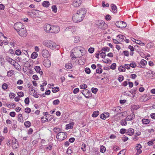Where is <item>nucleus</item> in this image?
Wrapping results in <instances>:
<instances>
[{
    "instance_id": "1",
    "label": "nucleus",
    "mask_w": 155,
    "mask_h": 155,
    "mask_svg": "<svg viewBox=\"0 0 155 155\" xmlns=\"http://www.w3.org/2000/svg\"><path fill=\"white\" fill-rule=\"evenodd\" d=\"M86 13L85 8H82L77 11V13L74 15L72 19L75 22H78L82 21Z\"/></svg>"
},
{
    "instance_id": "2",
    "label": "nucleus",
    "mask_w": 155,
    "mask_h": 155,
    "mask_svg": "<svg viewBox=\"0 0 155 155\" xmlns=\"http://www.w3.org/2000/svg\"><path fill=\"white\" fill-rule=\"evenodd\" d=\"M42 44L44 46L52 50L58 49L59 48V45H57L56 44L51 40H45L43 41Z\"/></svg>"
},
{
    "instance_id": "3",
    "label": "nucleus",
    "mask_w": 155,
    "mask_h": 155,
    "mask_svg": "<svg viewBox=\"0 0 155 155\" xmlns=\"http://www.w3.org/2000/svg\"><path fill=\"white\" fill-rule=\"evenodd\" d=\"M95 24L97 28L100 29L105 30L107 27V25L105 24L104 21L102 20H96Z\"/></svg>"
},
{
    "instance_id": "4",
    "label": "nucleus",
    "mask_w": 155,
    "mask_h": 155,
    "mask_svg": "<svg viewBox=\"0 0 155 155\" xmlns=\"http://www.w3.org/2000/svg\"><path fill=\"white\" fill-rule=\"evenodd\" d=\"M66 133L61 131L58 133L56 137L59 141H62L67 137Z\"/></svg>"
},
{
    "instance_id": "5",
    "label": "nucleus",
    "mask_w": 155,
    "mask_h": 155,
    "mask_svg": "<svg viewBox=\"0 0 155 155\" xmlns=\"http://www.w3.org/2000/svg\"><path fill=\"white\" fill-rule=\"evenodd\" d=\"M24 27V26L21 22H17L15 23L14 26V29L18 32L19 31L21 30Z\"/></svg>"
},
{
    "instance_id": "6",
    "label": "nucleus",
    "mask_w": 155,
    "mask_h": 155,
    "mask_svg": "<svg viewBox=\"0 0 155 155\" xmlns=\"http://www.w3.org/2000/svg\"><path fill=\"white\" fill-rule=\"evenodd\" d=\"M115 25L117 27L121 28H125L127 26L126 23L122 21H119L117 22Z\"/></svg>"
},
{
    "instance_id": "7",
    "label": "nucleus",
    "mask_w": 155,
    "mask_h": 155,
    "mask_svg": "<svg viewBox=\"0 0 155 155\" xmlns=\"http://www.w3.org/2000/svg\"><path fill=\"white\" fill-rule=\"evenodd\" d=\"M82 94L86 98H89V97L91 96V92L87 89H84L81 91Z\"/></svg>"
},
{
    "instance_id": "8",
    "label": "nucleus",
    "mask_w": 155,
    "mask_h": 155,
    "mask_svg": "<svg viewBox=\"0 0 155 155\" xmlns=\"http://www.w3.org/2000/svg\"><path fill=\"white\" fill-rule=\"evenodd\" d=\"M18 33L19 35L23 37H25L27 34L26 30L24 27L19 31Z\"/></svg>"
},
{
    "instance_id": "9",
    "label": "nucleus",
    "mask_w": 155,
    "mask_h": 155,
    "mask_svg": "<svg viewBox=\"0 0 155 155\" xmlns=\"http://www.w3.org/2000/svg\"><path fill=\"white\" fill-rule=\"evenodd\" d=\"M60 30V28L58 26H52L50 33H57Z\"/></svg>"
},
{
    "instance_id": "10",
    "label": "nucleus",
    "mask_w": 155,
    "mask_h": 155,
    "mask_svg": "<svg viewBox=\"0 0 155 155\" xmlns=\"http://www.w3.org/2000/svg\"><path fill=\"white\" fill-rule=\"evenodd\" d=\"M81 3V0H73L72 5L75 7L79 6Z\"/></svg>"
},
{
    "instance_id": "11",
    "label": "nucleus",
    "mask_w": 155,
    "mask_h": 155,
    "mask_svg": "<svg viewBox=\"0 0 155 155\" xmlns=\"http://www.w3.org/2000/svg\"><path fill=\"white\" fill-rule=\"evenodd\" d=\"M52 26L50 24H47L45 25L44 27V29L46 32L50 33L51 29Z\"/></svg>"
},
{
    "instance_id": "12",
    "label": "nucleus",
    "mask_w": 155,
    "mask_h": 155,
    "mask_svg": "<svg viewBox=\"0 0 155 155\" xmlns=\"http://www.w3.org/2000/svg\"><path fill=\"white\" fill-rule=\"evenodd\" d=\"M109 113L108 112H104V113L101 114L100 115V117L101 119L105 120L106 118L109 117Z\"/></svg>"
},
{
    "instance_id": "13",
    "label": "nucleus",
    "mask_w": 155,
    "mask_h": 155,
    "mask_svg": "<svg viewBox=\"0 0 155 155\" xmlns=\"http://www.w3.org/2000/svg\"><path fill=\"white\" fill-rule=\"evenodd\" d=\"M142 148V146L140 144H137L136 147V150H137V153H136L137 155L140 154L142 152V150L141 149Z\"/></svg>"
},
{
    "instance_id": "14",
    "label": "nucleus",
    "mask_w": 155,
    "mask_h": 155,
    "mask_svg": "<svg viewBox=\"0 0 155 155\" xmlns=\"http://www.w3.org/2000/svg\"><path fill=\"white\" fill-rule=\"evenodd\" d=\"M49 52L47 50H43L42 51V56L45 58H47L49 56Z\"/></svg>"
},
{
    "instance_id": "15",
    "label": "nucleus",
    "mask_w": 155,
    "mask_h": 155,
    "mask_svg": "<svg viewBox=\"0 0 155 155\" xmlns=\"http://www.w3.org/2000/svg\"><path fill=\"white\" fill-rule=\"evenodd\" d=\"M43 64L45 67L47 68L49 67L51 65L50 61L48 59L45 60L43 62Z\"/></svg>"
},
{
    "instance_id": "16",
    "label": "nucleus",
    "mask_w": 155,
    "mask_h": 155,
    "mask_svg": "<svg viewBox=\"0 0 155 155\" xmlns=\"http://www.w3.org/2000/svg\"><path fill=\"white\" fill-rule=\"evenodd\" d=\"M134 130L132 128H130L127 129V134L129 136H132L134 134Z\"/></svg>"
},
{
    "instance_id": "17",
    "label": "nucleus",
    "mask_w": 155,
    "mask_h": 155,
    "mask_svg": "<svg viewBox=\"0 0 155 155\" xmlns=\"http://www.w3.org/2000/svg\"><path fill=\"white\" fill-rule=\"evenodd\" d=\"M65 30L69 31L73 33L75 31L76 29L75 27L70 26L68 28H67Z\"/></svg>"
},
{
    "instance_id": "18",
    "label": "nucleus",
    "mask_w": 155,
    "mask_h": 155,
    "mask_svg": "<svg viewBox=\"0 0 155 155\" xmlns=\"http://www.w3.org/2000/svg\"><path fill=\"white\" fill-rule=\"evenodd\" d=\"M111 6L113 12L114 13H116L117 12L116 6L113 4H111Z\"/></svg>"
},
{
    "instance_id": "19",
    "label": "nucleus",
    "mask_w": 155,
    "mask_h": 155,
    "mask_svg": "<svg viewBox=\"0 0 155 155\" xmlns=\"http://www.w3.org/2000/svg\"><path fill=\"white\" fill-rule=\"evenodd\" d=\"M8 60L10 62V61L11 64H13L14 67H15V66H17V65H16V64H14L15 63H16V61L12 59L11 58H8ZM17 67H18V66H17Z\"/></svg>"
},
{
    "instance_id": "20",
    "label": "nucleus",
    "mask_w": 155,
    "mask_h": 155,
    "mask_svg": "<svg viewBox=\"0 0 155 155\" xmlns=\"http://www.w3.org/2000/svg\"><path fill=\"white\" fill-rule=\"evenodd\" d=\"M42 5L44 7H48L50 3L48 1H45L43 2Z\"/></svg>"
},
{
    "instance_id": "21",
    "label": "nucleus",
    "mask_w": 155,
    "mask_h": 155,
    "mask_svg": "<svg viewBox=\"0 0 155 155\" xmlns=\"http://www.w3.org/2000/svg\"><path fill=\"white\" fill-rule=\"evenodd\" d=\"M99 114V112L98 111H94L92 114V116L93 117H97Z\"/></svg>"
},
{
    "instance_id": "22",
    "label": "nucleus",
    "mask_w": 155,
    "mask_h": 155,
    "mask_svg": "<svg viewBox=\"0 0 155 155\" xmlns=\"http://www.w3.org/2000/svg\"><path fill=\"white\" fill-rule=\"evenodd\" d=\"M142 123L144 124H147L150 123V120L147 119H143L142 120Z\"/></svg>"
},
{
    "instance_id": "23",
    "label": "nucleus",
    "mask_w": 155,
    "mask_h": 155,
    "mask_svg": "<svg viewBox=\"0 0 155 155\" xmlns=\"http://www.w3.org/2000/svg\"><path fill=\"white\" fill-rule=\"evenodd\" d=\"M18 120L20 122H23V117L21 114H19L18 115Z\"/></svg>"
},
{
    "instance_id": "24",
    "label": "nucleus",
    "mask_w": 155,
    "mask_h": 155,
    "mask_svg": "<svg viewBox=\"0 0 155 155\" xmlns=\"http://www.w3.org/2000/svg\"><path fill=\"white\" fill-rule=\"evenodd\" d=\"M9 44L11 46H12L13 48H15L16 47V42L14 40H12V42L10 43Z\"/></svg>"
},
{
    "instance_id": "25",
    "label": "nucleus",
    "mask_w": 155,
    "mask_h": 155,
    "mask_svg": "<svg viewBox=\"0 0 155 155\" xmlns=\"http://www.w3.org/2000/svg\"><path fill=\"white\" fill-rule=\"evenodd\" d=\"M117 37L120 40V41H122L123 40L126 39V38L125 36L121 35H118Z\"/></svg>"
},
{
    "instance_id": "26",
    "label": "nucleus",
    "mask_w": 155,
    "mask_h": 155,
    "mask_svg": "<svg viewBox=\"0 0 155 155\" xmlns=\"http://www.w3.org/2000/svg\"><path fill=\"white\" fill-rule=\"evenodd\" d=\"M38 56V54L35 52H33L31 54V57L32 59H35Z\"/></svg>"
},
{
    "instance_id": "27",
    "label": "nucleus",
    "mask_w": 155,
    "mask_h": 155,
    "mask_svg": "<svg viewBox=\"0 0 155 155\" xmlns=\"http://www.w3.org/2000/svg\"><path fill=\"white\" fill-rule=\"evenodd\" d=\"M126 119H123L120 121V124L122 126H126L127 125V122Z\"/></svg>"
},
{
    "instance_id": "28",
    "label": "nucleus",
    "mask_w": 155,
    "mask_h": 155,
    "mask_svg": "<svg viewBox=\"0 0 155 155\" xmlns=\"http://www.w3.org/2000/svg\"><path fill=\"white\" fill-rule=\"evenodd\" d=\"M137 90V88H134L133 89H131L130 91H129V92H130L132 94H135L137 93L136 91Z\"/></svg>"
},
{
    "instance_id": "29",
    "label": "nucleus",
    "mask_w": 155,
    "mask_h": 155,
    "mask_svg": "<svg viewBox=\"0 0 155 155\" xmlns=\"http://www.w3.org/2000/svg\"><path fill=\"white\" fill-rule=\"evenodd\" d=\"M59 91V88L58 87L52 88V91L53 93H56Z\"/></svg>"
},
{
    "instance_id": "30",
    "label": "nucleus",
    "mask_w": 155,
    "mask_h": 155,
    "mask_svg": "<svg viewBox=\"0 0 155 155\" xmlns=\"http://www.w3.org/2000/svg\"><path fill=\"white\" fill-rule=\"evenodd\" d=\"M72 64L71 63L66 64L65 65V67L67 69H71L72 68Z\"/></svg>"
},
{
    "instance_id": "31",
    "label": "nucleus",
    "mask_w": 155,
    "mask_h": 155,
    "mask_svg": "<svg viewBox=\"0 0 155 155\" xmlns=\"http://www.w3.org/2000/svg\"><path fill=\"white\" fill-rule=\"evenodd\" d=\"M139 108L138 106L133 105L131 106V110L133 109V110H137Z\"/></svg>"
},
{
    "instance_id": "32",
    "label": "nucleus",
    "mask_w": 155,
    "mask_h": 155,
    "mask_svg": "<svg viewBox=\"0 0 155 155\" xmlns=\"http://www.w3.org/2000/svg\"><path fill=\"white\" fill-rule=\"evenodd\" d=\"M24 125L26 127H28L31 126V123L30 121H25L24 123Z\"/></svg>"
},
{
    "instance_id": "33",
    "label": "nucleus",
    "mask_w": 155,
    "mask_h": 155,
    "mask_svg": "<svg viewBox=\"0 0 155 155\" xmlns=\"http://www.w3.org/2000/svg\"><path fill=\"white\" fill-rule=\"evenodd\" d=\"M60 102V101L58 99H56L53 101V104L54 105H58Z\"/></svg>"
},
{
    "instance_id": "34",
    "label": "nucleus",
    "mask_w": 155,
    "mask_h": 155,
    "mask_svg": "<svg viewBox=\"0 0 155 155\" xmlns=\"http://www.w3.org/2000/svg\"><path fill=\"white\" fill-rule=\"evenodd\" d=\"M110 48L107 47H104L102 49V51H104L105 52H109L110 51Z\"/></svg>"
},
{
    "instance_id": "35",
    "label": "nucleus",
    "mask_w": 155,
    "mask_h": 155,
    "mask_svg": "<svg viewBox=\"0 0 155 155\" xmlns=\"http://www.w3.org/2000/svg\"><path fill=\"white\" fill-rule=\"evenodd\" d=\"M14 74L13 71L11 70L8 71L7 72V75L9 77H11Z\"/></svg>"
},
{
    "instance_id": "36",
    "label": "nucleus",
    "mask_w": 155,
    "mask_h": 155,
    "mask_svg": "<svg viewBox=\"0 0 155 155\" xmlns=\"http://www.w3.org/2000/svg\"><path fill=\"white\" fill-rule=\"evenodd\" d=\"M53 130L56 133H59V132H61V129L60 128L57 127H55L54 129Z\"/></svg>"
},
{
    "instance_id": "37",
    "label": "nucleus",
    "mask_w": 155,
    "mask_h": 155,
    "mask_svg": "<svg viewBox=\"0 0 155 155\" xmlns=\"http://www.w3.org/2000/svg\"><path fill=\"white\" fill-rule=\"evenodd\" d=\"M106 150V148L104 146H102L100 148V152L101 153H104Z\"/></svg>"
},
{
    "instance_id": "38",
    "label": "nucleus",
    "mask_w": 155,
    "mask_h": 155,
    "mask_svg": "<svg viewBox=\"0 0 155 155\" xmlns=\"http://www.w3.org/2000/svg\"><path fill=\"white\" fill-rule=\"evenodd\" d=\"M124 77L121 75H119L118 77V79L120 82H121L124 80Z\"/></svg>"
},
{
    "instance_id": "39",
    "label": "nucleus",
    "mask_w": 155,
    "mask_h": 155,
    "mask_svg": "<svg viewBox=\"0 0 155 155\" xmlns=\"http://www.w3.org/2000/svg\"><path fill=\"white\" fill-rule=\"evenodd\" d=\"M140 63L143 65H145L147 64V62L144 59H142L140 61Z\"/></svg>"
},
{
    "instance_id": "40",
    "label": "nucleus",
    "mask_w": 155,
    "mask_h": 155,
    "mask_svg": "<svg viewBox=\"0 0 155 155\" xmlns=\"http://www.w3.org/2000/svg\"><path fill=\"white\" fill-rule=\"evenodd\" d=\"M91 91L92 93L94 94L97 93V91H98V89L96 88L92 87L91 88Z\"/></svg>"
},
{
    "instance_id": "41",
    "label": "nucleus",
    "mask_w": 155,
    "mask_h": 155,
    "mask_svg": "<svg viewBox=\"0 0 155 155\" xmlns=\"http://www.w3.org/2000/svg\"><path fill=\"white\" fill-rule=\"evenodd\" d=\"M51 8L52 11L55 13L57 12V8L56 5H54L52 6Z\"/></svg>"
},
{
    "instance_id": "42",
    "label": "nucleus",
    "mask_w": 155,
    "mask_h": 155,
    "mask_svg": "<svg viewBox=\"0 0 155 155\" xmlns=\"http://www.w3.org/2000/svg\"><path fill=\"white\" fill-rule=\"evenodd\" d=\"M35 69L36 72L37 73H38L39 71L41 70V68L39 66H36L35 67Z\"/></svg>"
},
{
    "instance_id": "43",
    "label": "nucleus",
    "mask_w": 155,
    "mask_h": 155,
    "mask_svg": "<svg viewBox=\"0 0 155 155\" xmlns=\"http://www.w3.org/2000/svg\"><path fill=\"white\" fill-rule=\"evenodd\" d=\"M127 130L126 129L124 128H122L120 129V132L122 134H124V133H127Z\"/></svg>"
},
{
    "instance_id": "44",
    "label": "nucleus",
    "mask_w": 155,
    "mask_h": 155,
    "mask_svg": "<svg viewBox=\"0 0 155 155\" xmlns=\"http://www.w3.org/2000/svg\"><path fill=\"white\" fill-rule=\"evenodd\" d=\"M116 64L115 63H113L110 66V68L112 70H114L116 68Z\"/></svg>"
},
{
    "instance_id": "45",
    "label": "nucleus",
    "mask_w": 155,
    "mask_h": 155,
    "mask_svg": "<svg viewBox=\"0 0 155 155\" xmlns=\"http://www.w3.org/2000/svg\"><path fill=\"white\" fill-rule=\"evenodd\" d=\"M130 67L134 68L136 67L137 65L134 62H132V63L130 64Z\"/></svg>"
},
{
    "instance_id": "46",
    "label": "nucleus",
    "mask_w": 155,
    "mask_h": 155,
    "mask_svg": "<svg viewBox=\"0 0 155 155\" xmlns=\"http://www.w3.org/2000/svg\"><path fill=\"white\" fill-rule=\"evenodd\" d=\"M153 43L150 42L148 43L147 45V47L148 48H150L153 46Z\"/></svg>"
},
{
    "instance_id": "47",
    "label": "nucleus",
    "mask_w": 155,
    "mask_h": 155,
    "mask_svg": "<svg viewBox=\"0 0 155 155\" xmlns=\"http://www.w3.org/2000/svg\"><path fill=\"white\" fill-rule=\"evenodd\" d=\"M80 40V38L79 37L76 36L74 38V42L77 43Z\"/></svg>"
},
{
    "instance_id": "48",
    "label": "nucleus",
    "mask_w": 155,
    "mask_h": 155,
    "mask_svg": "<svg viewBox=\"0 0 155 155\" xmlns=\"http://www.w3.org/2000/svg\"><path fill=\"white\" fill-rule=\"evenodd\" d=\"M12 144H16L17 143V144L18 145V143L17 140L14 137L12 139Z\"/></svg>"
},
{
    "instance_id": "49",
    "label": "nucleus",
    "mask_w": 155,
    "mask_h": 155,
    "mask_svg": "<svg viewBox=\"0 0 155 155\" xmlns=\"http://www.w3.org/2000/svg\"><path fill=\"white\" fill-rule=\"evenodd\" d=\"M73 124H69L66 125V128L67 129H71L73 128Z\"/></svg>"
},
{
    "instance_id": "50",
    "label": "nucleus",
    "mask_w": 155,
    "mask_h": 155,
    "mask_svg": "<svg viewBox=\"0 0 155 155\" xmlns=\"http://www.w3.org/2000/svg\"><path fill=\"white\" fill-rule=\"evenodd\" d=\"M24 94L22 92H20L18 93V95L19 97H22L24 96Z\"/></svg>"
},
{
    "instance_id": "51",
    "label": "nucleus",
    "mask_w": 155,
    "mask_h": 155,
    "mask_svg": "<svg viewBox=\"0 0 155 155\" xmlns=\"http://www.w3.org/2000/svg\"><path fill=\"white\" fill-rule=\"evenodd\" d=\"M30 102L29 98L27 97L25 98V104H28Z\"/></svg>"
},
{
    "instance_id": "52",
    "label": "nucleus",
    "mask_w": 155,
    "mask_h": 155,
    "mask_svg": "<svg viewBox=\"0 0 155 155\" xmlns=\"http://www.w3.org/2000/svg\"><path fill=\"white\" fill-rule=\"evenodd\" d=\"M24 66L25 67L29 68L30 67L31 65L28 62V61H26L25 64H24Z\"/></svg>"
},
{
    "instance_id": "53",
    "label": "nucleus",
    "mask_w": 155,
    "mask_h": 155,
    "mask_svg": "<svg viewBox=\"0 0 155 155\" xmlns=\"http://www.w3.org/2000/svg\"><path fill=\"white\" fill-rule=\"evenodd\" d=\"M85 72L87 74H89L91 73L90 69L88 68H86L85 69Z\"/></svg>"
},
{
    "instance_id": "54",
    "label": "nucleus",
    "mask_w": 155,
    "mask_h": 155,
    "mask_svg": "<svg viewBox=\"0 0 155 155\" xmlns=\"http://www.w3.org/2000/svg\"><path fill=\"white\" fill-rule=\"evenodd\" d=\"M2 87L3 89L6 90L7 88L8 85L6 83H4L3 84L2 86Z\"/></svg>"
},
{
    "instance_id": "55",
    "label": "nucleus",
    "mask_w": 155,
    "mask_h": 155,
    "mask_svg": "<svg viewBox=\"0 0 155 155\" xmlns=\"http://www.w3.org/2000/svg\"><path fill=\"white\" fill-rule=\"evenodd\" d=\"M25 112L27 113H29L31 112V109L29 107H26L25 109Z\"/></svg>"
},
{
    "instance_id": "56",
    "label": "nucleus",
    "mask_w": 155,
    "mask_h": 155,
    "mask_svg": "<svg viewBox=\"0 0 155 155\" xmlns=\"http://www.w3.org/2000/svg\"><path fill=\"white\" fill-rule=\"evenodd\" d=\"M125 114V112H123L122 113L119 112V113H117V114H116V115H115V117L117 116L118 114L120 115L121 116H125L126 115Z\"/></svg>"
},
{
    "instance_id": "57",
    "label": "nucleus",
    "mask_w": 155,
    "mask_h": 155,
    "mask_svg": "<svg viewBox=\"0 0 155 155\" xmlns=\"http://www.w3.org/2000/svg\"><path fill=\"white\" fill-rule=\"evenodd\" d=\"M21 53V51L19 49H17L15 51V54L17 55H20Z\"/></svg>"
},
{
    "instance_id": "58",
    "label": "nucleus",
    "mask_w": 155,
    "mask_h": 155,
    "mask_svg": "<svg viewBox=\"0 0 155 155\" xmlns=\"http://www.w3.org/2000/svg\"><path fill=\"white\" fill-rule=\"evenodd\" d=\"M100 56L102 58H104L106 56V55L105 52H102L100 53Z\"/></svg>"
},
{
    "instance_id": "59",
    "label": "nucleus",
    "mask_w": 155,
    "mask_h": 155,
    "mask_svg": "<svg viewBox=\"0 0 155 155\" xmlns=\"http://www.w3.org/2000/svg\"><path fill=\"white\" fill-rule=\"evenodd\" d=\"M87 85L86 84L81 85L80 86V88L81 89H85L87 87Z\"/></svg>"
},
{
    "instance_id": "60",
    "label": "nucleus",
    "mask_w": 155,
    "mask_h": 155,
    "mask_svg": "<svg viewBox=\"0 0 155 155\" xmlns=\"http://www.w3.org/2000/svg\"><path fill=\"white\" fill-rule=\"evenodd\" d=\"M105 18L106 20L108 21L111 20V17L110 15H107L105 16Z\"/></svg>"
},
{
    "instance_id": "61",
    "label": "nucleus",
    "mask_w": 155,
    "mask_h": 155,
    "mask_svg": "<svg viewBox=\"0 0 155 155\" xmlns=\"http://www.w3.org/2000/svg\"><path fill=\"white\" fill-rule=\"evenodd\" d=\"M102 72V69L101 68H98L96 70V72L97 73L100 74Z\"/></svg>"
},
{
    "instance_id": "62",
    "label": "nucleus",
    "mask_w": 155,
    "mask_h": 155,
    "mask_svg": "<svg viewBox=\"0 0 155 155\" xmlns=\"http://www.w3.org/2000/svg\"><path fill=\"white\" fill-rule=\"evenodd\" d=\"M88 51L90 53H92L94 51V49L93 48H90L88 49Z\"/></svg>"
},
{
    "instance_id": "63",
    "label": "nucleus",
    "mask_w": 155,
    "mask_h": 155,
    "mask_svg": "<svg viewBox=\"0 0 155 155\" xmlns=\"http://www.w3.org/2000/svg\"><path fill=\"white\" fill-rule=\"evenodd\" d=\"M9 97L11 98H13L15 96V94L13 93H12V92H10L9 94Z\"/></svg>"
},
{
    "instance_id": "64",
    "label": "nucleus",
    "mask_w": 155,
    "mask_h": 155,
    "mask_svg": "<svg viewBox=\"0 0 155 155\" xmlns=\"http://www.w3.org/2000/svg\"><path fill=\"white\" fill-rule=\"evenodd\" d=\"M125 152H124V150H121L118 154L117 155H124Z\"/></svg>"
}]
</instances>
